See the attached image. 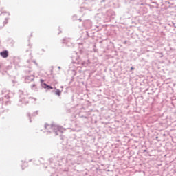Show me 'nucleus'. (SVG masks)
I'll return each mask as SVG.
<instances>
[{"label":"nucleus","instance_id":"obj_1","mask_svg":"<svg viewBox=\"0 0 176 176\" xmlns=\"http://www.w3.org/2000/svg\"><path fill=\"white\" fill-rule=\"evenodd\" d=\"M18 94L19 97L18 107H25V105L30 104V100L36 101V98L28 96V94L24 91L19 90Z\"/></svg>","mask_w":176,"mask_h":176},{"label":"nucleus","instance_id":"obj_2","mask_svg":"<svg viewBox=\"0 0 176 176\" xmlns=\"http://www.w3.org/2000/svg\"><path fill=\"white\" fill-rule=\"evenodd\" d=\"M45 129H50L49 133L54 134V135H61L64 133V129L58 125H49L48 124H45Z\"/></svg>","mask_w":176,"mask_h":176},{"label":"nucleus","instance_id":"obj_3","mask_svg":"<svg viewBox=\"0 0 176 176\" xmlns=\"http://www.w3.org/2000/svg\"><path fill=\"white\" fill-rule=\"evenodd\" d=\"M62 43L64 45H66V46H68V47H73L74 43H72V40L71 38H64L62 40Z\"/></svg>","mask_w":176,"mask_h":176},{"label":"nucleus","instance_id":"obj_4","mask_svg":"<svg viewBox=\"0 0 176 176\" xmlns=\"http://www.w3.org/2000/svg\"><path fill=\"white\" fill-rule=\"evenodd\" d=\"M115 16H116V14L112 10H108L106 12L105 17H107V19H108V20L115 19Z\"/></svg>","mask_w":176,"mask_h":176},{"label":"nucleus","instance_id":"obj_5","mask_svg":"<svg viewBox=\"0 0 176 176\" xmlns=\"http://www.w3.org/2000/svg\"><path fill=\"white\" fill-rule=\"evenodd\" d=\"M76 64H78V68H83V67H87V63L85 62L84 60H80V58H78L76 59Z\"/></svg>","mask_w":176,"mask_h":176},{"label":"nucleus","instance_id":"obj_6","mask_svg":"<svg viewBox=\"0 0 176 176\" xmlns=\"http://www.w3.org/2000/svg\"><path fill=\"white\" fill-rule=\"evenodd\" d=\"M10 93H8L4 96V97L0 98V105L5 104L10 98Z\"/></svg>","mask_w":176,"mask_h":176},{"label":"nucleus","instance_id":"obj_7","mask_svg":"<svg viewBox=\"0 0 176 176\" xmlns=\"http://www.w3.org/2000/svg\"><path fill=\"white\" fill-rule=\"evenodd\" d=\"M40 80H41V86L43 89H47V90H53V87H52V85H49L43 82V79H41Z\"/></svg>","mask_w":176,"mask_h":176},{"label":"nucleus","instance_id":"obj_8","mask_svg":"<svg viewBox=\"0 0 176 176\" xmlns=\"http://www.w3.org/2000/svg\"><path fill=\"white\" fill-rule=\"evenodd\" d=\"M34 79H35V76H34V74L30 76H26L25 78V83H30L34 81Z\"/></svg>","mask_w":176,"mask_h":176},{"label":"nucleus","instance_id":"obj_9","mask_svg":"<svg viewBox=\"0 0 176 176\" xmlns=\"http://www.w3.org/2000/svg\"><path fill=\"white\" fill-rule=\"evenodd\" d=\"M0 56L3 57V58H8L9 57V51L5 50L0 52Z\"/></svg>","mask_w":176,"mask_h":176},{"label":"nucleus","instance_id":"obj_10","mask_svg":"<svg viewBox=\"0 0 176 176\" xmlns=\"http://www.w3.org/2000/svg\"><path fill=\"white\" fill-rule=\"evenodd\" d=\"M36 115H38V111L34 112L32 116L30 113H27V116L28 118H29V120H30V123H32V120H31L32 118V117L34 116H36Z\"/></svg>","mask_w":176,"mask_h":176},{"label":"nucleus","instance_id":"obj_11","mask_svg":"<svg viewBox=\"0 0 176 176\" xmlns=\"http://www.w3.org/2000/svg\"><path fill=\"white\" fill-rule=\"evenodd\" d=\"M59 163H63V164H67L68 163V160L65 157H60L59 160H58Z\"/></svg>","mask_w":176,"mask_h":176},{"label":"nucleus","instance_id":"obj_12","mask_svg":"<svg viewBox=\"0 0 176 176\" xmlns=\"http://www.w3.org/2000/svg\"><path fill=\"white\" fill-rule=\"evenodd\" d=\"M52 93H54V94H56V96H61V90L55 88V90L52 91Z\"/></svg>","mask_w":176,"mask_h":176},{"label":"nucleus","instance_id":"obj_13","mask_svg":"<svg viewBox=\"0 0 176 176\" xmlns=\"http://www.w3.org/2000/svg\"><path fill=\"white\" fill-rule=\"evenodd\" d=\"M22 163H23V165H21V168H22V170H24V168H25V167L28 166V162L22 161Z\"/></svg>","mask_w":176,"mask_h":176},{"label":"nucleus","instance_id":"obj_14","mask_svg":"<svg viewBox=\"0 0 176 176\" xmlns=\"http://www.w3.org/2000/svg\"><path fill=\"white\" fill-rule=\"evenodd\" d=\"M61 176H69V175H68V170H63V173H62Z\"/></svg>","mask_w":176,"mask_h":176},{"label":"nucleus","instance_id":"obj_15","mask_svg":"<svg viewBox=\"0 0 176 176\" xmlns=\"http://www.w3.org/2000/svg\"><path fill=\"white\" fill-rule=\"evenodd\" d=\"M10 18L7 17L5 19V21L3 22V25H6V24H8V21L9 20Z\"/></svg>","mask_w":176,"mask_h":176},{"label":"nucleus","instance_id":"obj_16","mask_svg":"<svg viewBox=\"0 0 176 176\" xmlns=\"http://www.w3.org/2000/svg\"><path fill=\"white\" fill-rule=\"evenodd\" d=\"M10 104H12V102H10V100H9V99L8 101H6V102L4 103V104L6 106L10 105Z\"/></svg>","mask_w":176,"mask_h":176},{"label":"nucleus","instance_id":"obj_17","mask_svg":"<svg viewBox=\"0 0 176 176\" xmlns=\"http://www.w3.org/2000/svg\"><path fill=\"white\" fill-rule=\"evenodd\" d=\"M5 13H6L7 14H8V16H10V13L9 12H2L0 14V16H2V14H5Z\"/></svg>","mask_w":176,"mask_h":176},{"label":"nucleus","instance_id":"obj_18","mask_svg":"<svg viewBox=\"0 0 176 176\" xmlns=\"http://www.w3.org/2000/svg\"><path fill=\"white\" fill-rule=\"evenodd\" d=\"M31 89H36V85L32 84V85H31Z\"/></svg>","mask_w":176,"mask_h":176},{"label":"nucleus","instance_id":"obj_19","mask_svg":"<svg viewBox=\"0 0 176 176\" xmlns=\"http://www.w3.org/2000/svg\"><path fill=\"white\" fill-rule=\"evenodd\" d=\"M73 20H78V16L76 15H74Z\"/></svg>","mask_w":176,"mask_h":176},{"label":"nucleus","instance_id":"obj_20","mask_svg":"<svg viewBox=\"0 0 176 176\" xmlns=\"http://www.w3.org/2000/svg\"><path fill=\"white\" fill-rule=\"evenodd\" d=\"M49 162L50 163H53V158H50Z\"/></svg>","mask_w":176,"mask_h":176},{"label":"nucleus","instance_id":"obj_21","mask_svg":"<svg viewBox=\"0 0 176 176\" xmlns=\"http://www.w3.org/2000/svg\"><path fill=\"white\" fill-rule=\"evenodd\" d=\"M39 162H40L41 163H43V158H41L40 160H39Z\"/></svg>","mask_w":176,"mask_h":176},{"label":"nucleus","instance_id":"obj_22","mask_svg":"<svg viewBox=\"0 0 176 176\" xmlns=\"http://www.w3.org/2000/svg\"><path fill=\"white\" fill-rule=\"evenodd\" d=\"M33 63H35V65L38 66V63H36V60H33Z\"/></svg>","mask_w":176,"mask_h":176},{"label":"nucleus","instance_id":"obj_23","mask_svg":"<svg viewBox=\"0 0 176 176\" xmlns=\"http://www.w3.org/2000/svg\"><path fill=\"white\" fill-rule=\"evenodd\" d=\"M130 71H134V67H131Z\"/></svg>","mask_w":176,"mask_h":176},{"label":"nucleus","instance_id":"obj_24","mask_svg":"<svg viewBox=\"0 0 176 176\" xmlns=\"http://www.w3.org/2000/svg\"><path fill=\"white\" fill-rule=\"evenodd\" d=\"M123 43H124V45L127 44V41H124L123 42Z\"/></svg>","mask_w":176,"mask_h":176},{"label":"nucleus","instance_id":"obj_25","mask_svg":"<svg viewBox=\"0 0 176 176\" xmlns=\"http://www.w3.org/2000/svg\"><path fill=\"white\" fill-rule=\"evenodd\" d=\"M160 54L161 55V57H163V53L162 52H160Z\"/></svg>","mask_w":176,"mask_h":176},{"label":"nucleus","instance_id":"obj_26","mask_svg":"<svg viewBox=\"0 0 176 176\" xmlns=\"http://www.w3.org/2000/svg\"><path fill=\"white\" fill-rule=\"evenodd\" d=\"M41 52H46V51L45 50V49H42Z\"/></svg>","mask_w":176,"mask_h":176},{"label":"nucleus","instance_id":"obj_27","mask_svg":"<svg viewBox=\"0 0 176 176\" xmlns=\"http://www.w3.org/2000/svg\"><path fill=\"white\" fill-rule=\"evenodd\" d=\"M58 69H61V67L58 66Z\"/></svg>","mask_w":176,"mask_h":176},{"label":"nucleus","instance_id":"obj_28","mask_svg":"<svg viewBox=\"0 0 176 176\" xmlns=\"http://www.w3.org/2000/svg\"><path fill=\"white\" fill-rule=\"evenodd\" d=\"M78 20H79L80 21H82V19H80V18H79Z\"/></svg>","mask_w":176,"mask_h":176},{"label":"nucleus","instance_id":"obj_29","mask_svg":"<svg viewBox=\"0 0 176 176\" xmlns=\"http://www.w3.org/2000/svg\"><path fill=\"white\" fill-rule=\"evenodd\" d=\"M81 9H85V7H81Z\"/></svg>","mask_w":176,"mask_h":176},{"label":"nucleus","instance_id":"obj_30","mask_svg":"<svg viewBox=\"0 0 176 176\" xmlns=\"http://www.w3.org/2000/svg\"><path fill=\"white\" fill-rule=\"evenodd\" d=\"M29 162H32V160H29Z\"/></svg>","mask_w":176,"mask_h":176},{"label":"nucleus","instance_id":"obj_31","mask_svg":"<svg viewBox=\"0 0 176 176\" xmlns=\"http://www.w3.org/2000/svg\"><path fill=\"white\" fill-rule=\"evenodd\" d=\"M144 152H146V150H144Z\"/></svg>","mask_w":176,"mask_h":176},{"label":"nucleus","instance_id":"obj_32","mask_svg":"<svg viewBox=\"0 0 176 176\" xmlns=\"http://www.w3.org/2000/svg\"><path fill=\"white\" fill-rule=\"evenodd\" d=\"M156 138H157V139H158V138H159V137H156Z\"/></svg>","mask_w":176,"mask_h":176},{"label":"nucleus","instance_id":"obj_33","mask_svg":"<svg viewBox=\"0 0 176 176\" xmlns=\"http://www.w3.org/2000/svg\"><path fill=\"white\" fill-rule=\"evenodd\" d=\"M61 88L63 89V86L61 87Z\"/></svg>","mask_w":176,"mask_h":176},{"label":"nucleus","instance_id":"obj_34","mask_svg":"<svg viewBox=\"0 0 176 176\" xmlns=\"http://www.w3.org/2000/svg\"><path fill=\"white\" fill-rule=\"evenodd\" d=\"M56 176H58V175H56Z\"/></svg>","mask_w":176,"mask_h":176}]
</instances>
